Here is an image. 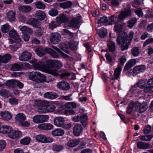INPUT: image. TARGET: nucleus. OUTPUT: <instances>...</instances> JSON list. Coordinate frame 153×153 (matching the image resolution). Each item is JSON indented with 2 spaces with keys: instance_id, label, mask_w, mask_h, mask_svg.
I'll list each match as a JSON object with an SVG mask.
<instances>
[{
  "instance_id": "f257e3e1",
  "label": "nucleus",
  "mask_w": 153,
  "mask_h": 153,
  "mask_svg": "<svg viewBox=\"0 0 153 153\" xmlns=\"http://www.w3.org/2000/svg\"><path fill=\"white\" fill-rule=\"evenodd\" d=\"M134 35V33L132 31L130 32L128 36H127V34L124 32L119 33L117 40V42L118 45L122 44L121 49L122 51L128 49V46L133 38Z\"/></svg>"
},
{
  "instance_id": "f03ea898",
  "label": "nucleus",
  "mask_w": 153,
  "mask_h": 153,
  "mask_svg": "<svg viewBox=\"0 0 153 153\" xmlns=\"http://www.w3.org/2000/svg\"><path fill=\"white\" fill-rule=\"evenodd\" d=\"M28 75L30 79L38 83L45 82L46 79L45 75L38 72H29Z\"/></svg>"
},
{
  "instance_id": "7ed1b4c3",
  "label": "nucleus",
  "mask_w": 153,
  "mask_h": 153,
  "mask_svg": "<svg viewBox=\"0 0 153 153\" xmlns=\"http://www.w3.org/2000/svg\"><path fill=\"white\" fill-rule=\"evenodd\" d=\"M49 116L47 115H38L34 116L33 118V121L36 124L46 122L49 120Z\"/></svg>"
},
{
  "instance_id": "20e7f679",
  "label": "nucleus",
  "mask_w": 153,
  "mask_h": 153,
  "mask_svg": "<svg viewBox=\"0 0 153 153\" xmlns=\"http://www.w3.org/2000/svg\"><path fill=\"white\" fill-rule=\"evenodd\" d=\"M61 39V36L59 33L57 32L52 33L51 35L50 41L53 44H57L60 42Z\"/></svg>"
},
{
  "instance_id": "39448f33",
  "label": "nucleus",
  "mask_w": 153,
  "mask_h": 153,
  "mask_svg": "<svg viewBox=\"0 0 153 153\" xmlns=\"http://www.w3.org/2000/svg\"><path fill=\"white\" fill-rule=\"evenodd\" d=\"M46 63L49 66L55 67L58 70L63 66L61 62L56 60H48L46 61Z\"/></svg>"
},
{
  "instance_id": "423d86ee",
  "label": "nucleus",
  "mask_w": 153,
  "mask_h": 153,
  "mask_svg": "<svg viewBox=\"0 0 153 153\" xmlns=\"http://www.w3.org/2000/svg\"><path fill=\"white\" fill-rule=\"evenodd\" d=\"M32 57V54L27 51H25L20 54L19 56L20 60L26 61L30 59Z\"/></svg>"
},
{
  "instance_id": "0eeeda50",
  "label": "nucleus",
  "mask_w": 153,
  "mask_h": 153,
  "mask_svg": "<svg viewBox=\"0 0 153 153\" xmlns=\"http://www.w3.org/2000/svg\"><path fill=\"white\" fill-rule=\"evenodd\" d=\"M65 121V119L63 117H56L54 119L53 124L57 127H61L64 125Z\"/></svg>"
},
{
  "instance_id": "6e6552de",
  "label": "nucleus",
  "mask_w": 153,
  "mask_h": 153,
  "mask_svg": "<svg viewBox=\"0 0 153 153\" xmlns=\"http://www.w3.org/2000/svg\"><path fill=\"white\" fill-rule=\"evenodd\" d=\"M56 86L59 89L64 91L67 90L70 88V85L69 84L64 81L57 83Z\"/></svg>"
},
{
  "instance_id": "1a4fd4ad",
  "label": "nucleus",
  "mask_w": 153,
  "mask_h": 153,
  "mask_svg": "<svg viewBox=\"0 0 153 153\" xmlns=\"http://www.w3.org/2000/svg\"><path fill=\"white\" fill-rule=\"evenodd\" d=\"M73 134L76 136H79L82 131L83 128L80 124L77 123L73 128Z\"/></svg>"
},
{
  "instance_id": "9d476101",
  "label": "nucleus",
  "mask_w": 153,
  "mask_h": 153,
  "mask_svg": "<svg viewBox=\"0 0 153 153\" xmlns=\"http://www.w3.org/2000/svg\"><path fill=\"white\" fill-rule=\"evenodd\" d=\"M146 66L143 65H139L135 66L133 70V76H135L137 74L143 72L146 69Z\"/></svg>"
},
{
  "instance_id": "9b49d317",
  "label": "nucleus",
  "mask_w": 153,
  "mask_h": 153,
  "mask_svg": "<svg viewBox=\"0 0 153 153\" xmlns=\"http://www.w3.org/2000/svg\"><path fill=\"white\" fill-rule=\"evenodd\" d=\"M22 136L21 132L16 130H12L9 134V137L13 139H17Z\"/></svg>"
},
{
  "instance_id": "f8f14e48",
  "label": "nucleus",
  "mask_w": 153,
  "mask_h": 153,
  "mask_svg": "<svg viewBox=\"0 0 153 153\" xmlns=\"http://www.w3.org/2000/svg\"><path fill=\"white\" fill-rule=\"evenodd\" d=\"M48 73L55 76H57L59 73L58 70L55 67H51L48 65L46 64V68L45 69Z\"/></svg>"
},
{
  "instance_id": "ddd939ff",
  "label": "nucleus",
  "mask_w": 153,
  "mask_h": 153,
  "mask_svg": "<svg viewBox=\"0 0 153 153\" xmlns=\"http://www.w3.org/2000/svg\"><path fill=\"white\" fill-rule=\"evenodd\" d=\"M131 14V10L128 9H125L123 11H121L118 16L119 19L120 20L124 19L126 17L130 15Z\"/></svg>"
},
{
  "instance_id": "4468645a",
  "label": "nucleus",
  "mask_w": 153,
  "mask_h": 153,
  "mask_svg": "<svg viewBox=\"0 0 153 153\" xmlns=\"http://www.w3.org/2000/svg\"><path fill=\"white\" fill-rule=\"evenodd\" d=\"M9 34L11 37L14 39L16 42H19L21 41L19 36L15 30H12L10 31Z\"/></svg>"
},
{
  "instance_id": "2eb2a0df",
  "label": "nucleus",
  "mask_w": 153,
  "mask_h": 153,
  "mask_svg": "<svg viewBox=\"0 0 153 153\" xmlns=\"http://www.w3.org/2000/svg\"><path fill=\"white\" fill-rule=\"evenodd\" d=\"M16 12L15 11L13 10L9 11L7 14V18L8 20L10 22L14 21L16 19Z\"/></svg>"
},
{
  "instance_id": "dca6fc26",
  "label": "nucleus",
  "mask_w": 153,
  "mask_h": 153,
  "mask_svg": "<svg viewBox=\"0 0 153 153\" xmlns=\"http://www.w3.org/2000/svg\"><path fill=\"white\" fill-rule=\"evenodd\" d=\"M26 119V117L25 114L22 113H19L15 117L16 121L19 124L22 123V121H25Z\"/></svg>"
},
{
  "instance_id": "f3484780",
  "label": "nucleus",
  "mask_w": 153,
  "mask_h": 153,
  "mask_svg": "<svg viewBox=\"0 0 153 153\" xmlns=\"http://www.w3.org/2000/svg\"><path fill=\"white\" fill-rule=\"evenodd\" d=\"M12 128L10 126L3 125L0 127V132L3 134H8L11 131Z\"/></svg>"
},
{
  "instance_id": "a211bd4d",
  "label": "nucleus",
  "mask_w": 153,
  "mask_h": 153,
  "mask_svg": "<svg viewBox=\"0 0 153 153\" xmlns=\"http://www.w3.org/2000/svg\"><path fill=\"white\" fill-rule=\"evenodd\" d=\"M11 58V55L9 54H6L3 56L0 55V65L1 63H7L10 61Z\"/></svg>"
},
{
  "instance_id": "6ab92c4d",
  "label": "nucleus",
  "mask_w": 153,
  "mask_h": 153,
  "mask_svg": "<svg viewBox=\"0 0 153 153\" xmlns=\"http://www.w3.org/2000/svg\"><path fill=\"white\" fill-rule=\"evenodd\" d=\"M0 115L1 117L5 120H9L11 119L12 117L11 114L7 111H1Z\"/></svg>"
},
{
  "instance_id": "aec40b11",
  "label": "nucleus",
  "mask_w": 153,
  "mask_h": 153,
  "mask_svg": "<svg viewBox=\"0 0 153 153\" xmlns=\"http://www.w3.org/2000/svg\"><path fill=\"white\" fill-rule=\"evenodd\" d=\"M138 105L134 102L130 103L128 105V107L127 111V112L128 114H130L133 110L136 111L138 108Z\"/></svg>"
},
{
  "instance_id": "412c9836",
  "label": "nucleus",
  "mask_w": 153,
  "mask_h": 153,
  "mask_svg": "<svg viewBox=\"0 0 153 153\" xmlns=\"http://www.w3.org/2000/svg\"><path fill=\"white\" fill-rule=\"evenodd\" d=\"M136 63V60L135 59H131L127 62L125 66L124 70L127 71L131 68Z\"/></svg>"
},
{
  "instance_id": "4be33fe9",
  "label": "nucleus",
  "mask_w": 153,
  "mask_h": 153,
  "mask_svg": "<svg viewBox=\"0 0 153 153\" xmlns=\"http://www.w3.org/2000/svg\"><path fill=\"white\" fill-rule=\"evenodd\" d=\"M44 97L46 98L54 99L58 97V95L55 92H48L44 94Z\"/></svg>"
},
{
  "instance_id": "5701e85b",
  "label": "nucleus",
  "mask_w": 153,
  "mask_h": 153,
  "mask_svg": "<svg viewBox=\"0 0 153 153\" xmlns=\"http://www.w3.org/2000/svg\"><path fill=\"white\" fill-rule=\"evenodd\" d=\"M46 16V14L42 11L38 10L36 12L35 17L40 20L44 19Z\"/></svg>"
},
{
  "instance_id": "b1692460",
  "label": "nucleus",
  "mask_w": 153,
  "mask_h": 153,
  "mask_svg": "<svg viewBox=\"0 0 153 153\" xmlns=\"http://www.w3.org/2000/svg\"><path fill=\"white\" fill-rule=\"evenodd\" d=\"M27 23L29 25H32L35 27H38L40 25L39 22L37 19L35 18H33L30 20L28 21Z\"/></svg>"
},
{
  "instance_id": "393cba45",
  "label": "nucleus",
  "mask_w": 153,
  "mask_h": 153,
  "mask_svg": "<svg viewBox=\"0 0 153 153\" xmlns=\"http://www.w3.org/2000/svg\"><path fill=\"white\" fill-rule=\"evenodd\" d=\"M137 147L140 149H147L150 147V145L143 142H139L137 144Z\"/></svg>"
},
{
  "instance_id": "a878e982",
  "label": "nucleus",
  "mask_w": 153,
  "mask_h": 153,
  "mask_svg": "<svg viewBox=\"0 0 153 153\" xmlns=\"http://www.w3.org/2000/svg\"><path fill=\"white\" fill-rule=\"evenodd\" d=\"M65 133L63 130L61 128L56 129L52 132V134L55 136H61L63 135Z\"/></svg>"
},
{
  "instance_id": "bb28decb",
  "label": "nucleus",
  "mask_w": 153,
  "mask_h": 153,
  "mask_svg": "<svg viewBox=\"0 0 153 153\" xmlns=\"http://www.w3.org/2000/svg\"><path fill=\"white\" fill-rule=\"evenodd\" d=\"M58 22L60 23H65L68 20V18L64 14H61L59 17L56 18Z\"/></svg>"
},
{
  "instance_id": "cd10ccee",
  "label": "nucleus",
  "mask_w": 153,
  "mask_h": 153,
  "mask_svg": "<svg viewBox=\"0 0 153 153\" xmlns=\"http://www.w3.org/2000/svg\"><path fill=\"white\" fill-rule=\"evenodd\" d=\"M121 67L119 65L118 67L116 68L114 71V77L111 78L112 80H114L119 77L121 71Z\"/></svg>"
},
{
  "instance_id": "c85d7f7f",
  "label": "nucleus",
  "mask_w": 153,
  "mask_h": 153,
  "mask_svg": "<svg viewBox=\"0 0 153 153\" xmlns=\"http://www.w3.org/2000/svg\"><path fill=\"white\" fill-rule=\"evenodd\" d=\"M146 82L145 81L143 80H140L137 82L136 85L132 87L131 89H134V88L137 87H138L141 88H144L145 89V88L147 87L146 86Z\"/></svg>"
},
{
  "instance_id": "c756f323",
  "label": "nucleus",
  "mask_w": 153,
  "mask_h": 153,
  "mask_svg": "<svg viewBox=\"0 0 153 153\" xmlns=\"http://www.w3.org/2000/svg\"><path fill=\"white\" fill-rule=\"evenodd\" d=\"M19 28L20 30L24 34L27 33H28L30 34L33 33L32 30L25 26H24L22 27H20Z\"/></svg>"
},
{
  "instance_id": "7c9ffc66",
  "label": "nucleus",
  "mask_w": 153,
  "mask_h": 153,
  "mask_svg": "<svg viewBox=\"0 0 153 153\" xmlns=\"http://www.w3.org/2000/svg\"><path fill=\"white\" fill-rule=\"evenodd\" d=\"M79 139L73 140L68 141L67 145L69 147H73L79 144Z\"/></svg>"
},
{
  "instance_id": "2f4dec72",
  "label": "nucleus",
  "mask_w": 153,
  "mask_h": 153,
  "mask_svg": "<svg viewBox=\"0 0 153 153\" xmlns=\"http://www.w3.org/2000/svg\"><path fill=\"white\" fill-rule=\"evenodd\" d=\"M20 11L23 13H28L31 10V7L28 6H20L19 8Z\"/></svg>"
},
{
  "instance_id": "473e14b6",
  "label": "nucleus",
  "mask_w": 153,
  "mask_h": 153,
  "mask_svg": "<svg viewBox=\"0 0 153 153\" xmlns=\"http://www.w3.org/2000/svg\"><path fill=\"white\" fill-rule=\"evenodd\" d=\"M33 66L34 68L40 70L42 68L45 69L46 65L44 64L42 62H39L36 63V64L33 65Z\"/></svg>"
},
{
  "instance_id": "72a5a7b5",
  "label": "nucleus",
  "mask_w": 153,
  "mask_h": 153,
  "mask_svg": "<svg viewBox=\"0 0 153 153\" xmlns=\"http://www.w3.org/2000/svg\"><path fill=\"white\" fill-rule=\"evenodd\" d=\"M0 95L2 97L8 98L11 96L10 92L6 89H1L0 90Z\"/></svg>"
},
{
  "instance_id": "f704fd0d",
  "label": "nucleus",
  "mask_w": 153,
  "mask_h": 153,
  "mask_svg": "<svg viewBox=\"0 0 153 153\" xmlns=\"http://www.w3.org/2000/svg\"><path fill=\"white\" fill-rule=\"evenodd\" d=\"M87 116L85 114H82L80 116V120L83 126L86 127L87 125Z\"/></svg>"
},
{
  "instance_id": "c9c22d12",
  "label": "nucleus",
  "mask_w": 153,
  "mask_h": 153,
  "mask_svg": "<svg viewBox=\"0 0 153 153\" xmlns=\"http://www.w3.org/2000/svg\"><path fill=\"white\" fill-rule=\"evenodd\" d=\"M72 2L70 1H67L63 3H61L60 4V6L64 9H67L70 7L72 5Z\"/></svg>"
},
{
  "instance_id": "e433bc0d",
  "label": "nucleus",
  "mask_w": 153,
  "mask_h": 153,
  "mask_svg": "<svg viewBox=\"0 0 153 153\" xmlns=\"http://www.w3.org/2000/svg\"><path fill=\"white\" fill-rule=\"evenodd\" d=\"M79 19H77L75 18L72 19L70 23V26L73 27H77L79 21Z\"/></svg>"
},
{
  "instance_id": "4c0bfd02",
  "label": "nucleus",
  "mask_w": 153,
  "mask_h": 153,
  "mask_svg": "<svg viewBox=\"0 0 153 153\" xmlns=\"http://www.w3.org/2000/svg\"><path fill=\"white\" fill-rule=\"evenodd\" d=\"M137 19L135 17H133L131 18L128 22L127 26L129 28L132 27L136 23Z\"/></svg>"
},
{
  "instance_id": "58836bf2",
  "label": "nucleus",
  "mask_w": 153,
  "mask_h": 153,
  "mask_svg": "<svg viewBox=\"0 0 153 153\" xmlns=\"http://www.w3.org/2000/svg\"><path fill=\"white\" fill-rule=\"evenodd\" d=\"M16 80L12 79L7 81L6 85L8 87L15 88L16 87Z\"/></svg>"
},
{
  "instance_id": "ea45409f",
  "label": "nucleus",
  "mask_w": 153,
  "mask_h": 153,
  "mask_svg": "<svg viewBox=\"0 0 153 153\" xmlns=\"http://www.w3.org/2000/svg\"><path fill=\"white\" fill-rule=\"evenodd\" d=\"M139 53V49L137 47L133 48L131 49V54L134 56H138Z\"/></svg>"
},
{
  "instance_id": "a19ab883",
  "label": "nucleus",
  "mask_w": 153,
  "mask_h": 153,
  "mask_svg": "<svg viewBox=\"0 0 153 153\" xmlns=\"http://www.w3.org/2000/svg\"><path fill=\"white\" fill-rule=\"evenodd\" d=\"M48 52H49L51 55L54 58H58L59 57V56L60 55L59 53H57L51 49L49 48L47 49Z\"/></svg>"
},
{
  "instance_id": "79ce46f5",
  "label": "nucleus",
  "mask_w": 153,
  "mask_h": 153,
  "mask_svg": "<svg viewBox=\"0 0 153 153\" xmlns=\"http://www.w3.org/2000/svg\"><path fill=\"white\" fill-rule=\"evenodd\" d=\"M140 138L141 140L144 141H150L153 137L152 135H148L146 136H140Z\"/></svg>"
},
{
  "instance_id": "37998d69",
  "label": "nucleus",
  "mask_w": 153,
  "mask_h": 153,
  "mask_svg": "<svg viewBox=\"0 0 153 153\" xmlns=\"http://www.w3.org/2000/svg\"><path fill=\"white\" fill-rule=\"evenodd\" d=\"M109 51L113 52L114 51L115 48V43L111 41L109 42L108 43Z\"/></svg>"
},
{
  "instance_id": "c03bdc74",
  "label": "nucleus",
  "mask_w": 153,
  "mask_h": 153,
  "mask_svg": "<svg viewBox=\"0 0 153 153\" xmlns=\"http://www.w3.org/2000/svg\"><path fill=\"white\" fill-rule=\"evenodd\" d=\"M147 107L146 103H143L141 104L139 106V112L140 113H142L145 111Z\"/></svg>"
},
{
  "instance_id": "a18cd8bd",
  "label": "nucleus",
  "mask_w": 153,
  "mask_h": 153,
  "mask_svg": "<svg viewBox=\"0 0 153 153\" xmlns=\"http://www.w3.org/2000/svg\"><path fill=\"white\" fill-rule=\"evenodd\" d=\"M36 7L38 9H43L45 7V5L40 1H37L35 3Z\"/></svg>"
},
{
  "instance_id": "49530a36",
  "label": "nucleus",
  "mask_w": 153,
  "mask_h": 153,
  "mask_svg": "<svg viewBox=\"0 0 153 153\" xmlns=\"http://www.w3.org/2000/svg\"><path fill=\"white\" fill-rule=\"evenodd\" d=\"M66 108H74L77 106V105L75 103L73 102H69L65 105Z\"/></svg>"
},
{
  "instance_id": "de8ad7c7",
  "label": "nucleus",
  "mask_w": 153,
  "mask_h": 153,
  "mask_svg": "<svg viewBox=\"0 0 153 153\" xmlns=\"http://www.w3.org/2000/svg\"><path fill=\"white\" fill-rule=\"evenodd\" d=\"M43 33L44 30L43 28L41 27H38L36 30L35 34L38 36H40L42 35Z\"/></svg>"
},
{
  "instance_id": "09e8293b",
  "label": "nucleus",
  "mask_w": 153,
  "mask_h": 153,
  "mask_svg": "<svg viewBox=\"0 0 153 153\" xmlns=\"http://www.w3.org/2000/svg\"><path fill=\"white\" fill-rule=\"evenodd\" d=\"M30 141V138L29 137H26L22 139L20 141L21 144L24 145L28 144Z\"/></svg>"
},
{
  "instance_id": "8fccbe9b",
  "label": "nucleus",
  "mask_w": 153,
  "mask_h": 153,
  "mask_svg": "<svg viewBox=\"0 0 153 153\" xmlns=\"http://www.w3.org/2000/svg\"><path fill=\"white\" fill-rule=\"evenodd\" d=\"M106 30L104 28H102L100 29V32L98 33V35L100 37L104 38L106 36Z\"/></svg>"
},
{
  "instance_id": "3c124183",
  "label": "nucleus",
  "mask_w": 153,
  "mask_h": 153,
  "mask_svg": "<svg viewBox=\"0 0 153 153\" xmlns=\"http://www.w3.org/2000/svg\"><path fill=\"white\" fill-rule=\"evenodd\" d=\"M114 29L116 32L119 33L122 29V26L120 24L116 23L114 26Z\"/></svg>"
},
{
  "instance_id": "603ef678",
  "label": "nucleus",
  "mask_w": 153,
  "mask_h": 153,
  "mask_svg": "<svg viewBox=\"0 0 153 153\" xmlns=\"http://www.w3.org/2000/svg\"><path fill=\"white\" fill-rule=\"evenodd\" d=\"M21 68V67L19 65L15 63L13 64L11 68V70L13 71H18Z\"/></svg>"
},
{
  "instance_id": "864d4df0",
  "label": "nucleus",
  "mask_w": 153,
  "mask_h": 153,
  "mask_svg": "<svg viewBox=\"0 0 153 153\" xmlns=\"http://www.w3.org/2000/svg\"><path fill=\"white\" fill-rule=\"evenodd\" d=\"M58 13L57 10L54 8H52L48 12L49 14L52 16H56L57 15Z\"/></svg>"
},
{
  "instance_id": "5fc2aeb1",
  "label": "nucleus",
  "mask_w": 153,
  "mask_h": 153,
  "mask_svg": "<svg viewBox=\"0 0 153 153\" xmlns=\"http://www.w3.org/2000/svg\"><path fill=\"white\" fill-rule=\"evenodd\" d=\"M77 45V43L73 41H71L69 43V47L72 50L75 49Z\"/></svg>"
},
{
  "instance_id": "6e6d98bb",
  "label": "nucleus",
  "mask_w": 153,
  "mask_h": 153,
  "mask_svg": "<svg viewBox=\"0 0 153 153\" xmlns=\"http://www.w3.org/2000/svg\"><path fill=\"white\" fill-rule=\"evenodd\" d=\"M45 137L42 135H38L36 136V139L39 142L45 143Z\"/></svg>"
},
{
  "instance_id": "4d7b16f0",
  "label": "nucleus",
  "mask_w": 153,
  "mask_h": 153,
  "mask_svg": "<svg viewBox=\"0 0 153 153\" xmlns=\"http://www.w3.org/2000/svg\"><path fill=\"white\" fill-rule=\"evenodd\" d=\"M37 112L39 114H42L47 112L46 108L45 106L39 107L37 110Z\"/></svg>"
},
{
  "instance_id": "13d9d810",
  "label": "nucleus",
  "mask_w": 153,
  "mask_h": 153,
  "mask_svg": "<svg viewBox=\"0 0 153 153\" xmlns=\"http://www.w3.org/2000/svg\"><path fill=\"white\" fill-rule=\"evenodd\" d=\"M47 112H52L55 109V106L52 104L49 105L46 107Z\"/></svg>"
},
{
  "instance_id": "bf43d9fd",
  "label": "nucleus",
  "mask_w": 153,
  "mask_h": 153,
  "mask_svg": "<svg viewBox=\"0 0 153 153\" xmlns=\"http://www.w3.org/2000/svg\"><path fill=\"white\" fill-rule=\"evenodd\" d=\"M108 21L107 18L105 16H103L101 17L100 19L98 20L97 23L98 24L105 23L108 22Z\"/></svg>"
},
{
  "instance_id": "052dcab7",
  "label": "nucleus",
  "mask_w": 153,
  "mask_h": 153,
  "mask_svg": "<svg viewBox=\"0 0 153 153\" xmlns=\"http://www.w3.org/2000/svg\"><path fill=\"white\" fill-rule=\"evenodd\" d=\"M63 148V146L61 145H55L53 146V149L54 151H60Z\"/></svg>"
},
{
  "instance_id": "680f3d73",
  "label": "nucleus",
  "mask_w": 153,
  "mask_h": 153,
  "mask_svg": "<svg viewBox=\"0 0 153 153\" xmlns=\"http://www.w3.org/2000/svg\"><path fill=\"white\" fill-rule=\"evenodd\" d=\"M71 75V73L67 72H65L61 74L60 77L61 78L63 79H65L68 77L70 76Z\"/></svg>"
},
{
  "instance_id": "e2e57ef3",
  "label": "nucleus",
  "mask_w": 153,
  "mask_h": 153,
  "mask_svg": "<svg viewBox=\"0 0 153 153\" xmlns=\"http://www.w3.org/2000/svg\"><path fill=\"white\" fill-rule=\"evenodd\" d=\"M117 17L114 15L111 16L109 18L110 21L109 22V24L112 25L114 24L117 19Z\"/></svg>"
},
{
  "instance_id": "0e129e2a",
  "label": "nucleus",
  "mask_w": 153,
  "mask_h": 153,
  "mask_svg": "<svg viewBox=\"0 0 153 153\" xmlns=\"http://www.w3.org/2000/svg\"><path fill=\"white\" fill-rule=\"evenodd\" d=\"M6 146V143L3 140H0V151H2L5 148Z\"/></svg>"
},
{
  "instance_id": "69168bd1",
  "label": "nucleus",
  "mask_w": 153,
  "mask_h": 153,
  "mask_svg": "<svg viewBox=\"0 0 153 153\" xmlns=\"http://www.w3.org/2000/svg\"><path fill=\"white\" fill-rule=\"evenodd\" d=\"M9 102L11 105H17L18 100L15 98L12 97L9 99Z\"/></svg>"
},
{
  "instance_id": "338daca9",
  "label": "nucleus",
  "mask_w": 153,
  "mask_h": 153,
  "mask_svg": "<svg viewBox=\"0 0 153 153\" xmlns=\"http://www.w3.org/2000/svg\"><path fill=\"white\" fill-rule=\"evenodd\" d=\"M58 23L56 21V22H51L49 24V27L53 30L58 25Z\"/></svg>"
},
{
  "instance_id": "774afa93",
  "label": "nucleus",
  "mask_w": 153,
  "mask_h": 153,
  "mask_svg": "<svg viewBox=\"0 0 153 153\" xmlns=\"http://www.w3.org/2000/svg\"><path fill=\"white\" fill-rule=\"evenodd\" d=\"M10 26L9 25L7 24L3 25L1 28V30L2 32L4 33H6L9 30Z\"/></svg>"
}]
</instances>
